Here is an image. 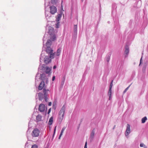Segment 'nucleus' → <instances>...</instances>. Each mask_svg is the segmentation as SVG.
Returning a JSON list of instances; mask_svg holds the SVG:
<instances>
[{
	"instance_id": "15",
	"label": "nucleus",
	"mask_w": 148,
	"mask_h": 148,
	"mask_svg": "<svg viewBox=\"0 0 148 148\" xmlns=\"http://www.w3.org/2000/svg\"><path fill=\"white\" fill-rule=\"evenodd\" d=\"M111 94H112V89H109L108 92V95L109 96V99L110 100L111 99Z\"/></svg>"
},
{
	"instance_id": "4",
	"label": "nucleus",
	"mask_w": 148,
	"mask_h": 148,
	"mask_svg": "<svg viewBox=\"0 0 148 148\" xmlns=\"http://www.w3.org/2000/svg\"><path fill=\"white\" fill-rule=\"evenodd\" d=\"M52 68V67H50L47 66L45 67V65L44 64H43L42 65H40L38 69L39 70H44L46 74H48V76H50L51 73V71Z\"/></svg>"
},
{
	"instance_id": "48",
	"label": "nucleus",
	"mask_w": 148,
	"mask_h": 148,
	"mask_svg": "<svg viewBox=\"0 0 148 148\" xmlns=\"http://www.w3.org/2000/svg\"><path fill=\"white\" fill-rule=\"evenodd\" d=\"M50 112H48L47 114H49Z\"/></svg>"
},
{
	"instance_id": "27",
	"label": "nucleus",
	"mask_w": 148,
	"mask_h": 148,
	"mask_svg": "<svg viewBox=\"0 0 148 148\" xmlns=\"http://www.w3.org/2000/svg\"><path fill=\"white\" fill-rule=\"evenodd\" d=\"M131 85H130L128 87H127L125 90H124L123 91V94H124L125 93V92H127V91L129 89V87H130V86Z\"/></svg>"
},
{
	"instance_id": "40",
	"label": "nucleus",
	"mask_w": 148,
	"mask_h": 148,
	"mask_svg": "<svg viewBox=\"0 0 148 148\" xmlns=\"http://www.w3.org/2000/svg\"><path fill=\"white\" fill-rule=\"evenodd\" d=\"M142 57L140 59V64H141V60H142Z\"/></svg>"
},
{
	"instance_id": "22",
	"label": "nucleus",
	"mask_w": 148,
	"mask_h": 148,
	"mask_svg": "<svg viewBox=\"0 0 148 148\" xmlns=\"http://www.w3.org/2000/svg\"><path fill=\"white\" fill-rule=\"evenodd\" d=\"M58 0H51V2L53 4H56Z\"/></svg>"
},
{
	"instance_id": "41",
	"label": "nucleus",
	"mask_w": 148,
	"mask_h": 148,
	"mask_svg": "<svg viewBox=\"0 0 148 148\" xmlns=\"http://www.w3.org/2000/svg\"><path fill=\"white\" fill-rule=\"evenodd\" d=\"M37 131H38V136H39L38 132H39V131L38 129Z\"/></svg>"
},
{
	"instance_id": "35",
	"label": "nucleus",
	"mask_w": 148,
	"mask_h": 148,
	"mask_svg": "<svg viewBox=\"0 0 148 148\" xmlns=\"http://www.w3.org/2000/svg\"><path fill=\"white\" fill-rule=\"evenodd\" d=\"M66 128V127H64L62 129V130H63V131H64V130H65Z\"/></svg>"
},
{
	"instance_id": "1",
	"label": "nucleus",
	"mask_w": 148,
	"mask_h": 148,
	"mask_svg": "<svg viewBox=\"0 0 148 148\" xmlns=\"http://www.w3.org/2000/svg\"><path fill=\"white\" fill-rule=\"evenodd\" d=\"M40 78L42 81L38 87V89L39 90H41L43 89V92L45 95L46 91L49 90L48 89L46 90V87H45V83L46 84H47L48 83V78L44 74H41Z\"/></svg>"
},
{
	"instance_id": "13",
	"label": "nucleus",
	"mask_w": 148,
	"mask_h": 148,
	"mask_svg": "<svg viewBox=\"0 0 148 148\" xmlns=\"http://www.w3.org/2000/svg\"><path fill=\"white\" fill-rule=\"evenodd\" d=\"M32 135L33 137H36L37 136V130L35 129L33 131Z\"/></svg>"
},
{
	"instance_id": "52",
	"label": "nucleus",
	"mask_w": 148,
	"mask_h": 148,
	"mask_svg": "<svg viewBox=\"0 0 148 148\" xmlns=\"http://www.w3.org/2000/svg\"><path fill=\"white\" fill-rule=\"evenodd\" d=\"M42 64V63H40V64ZM40 65H42H42H41V64H40Z\"/></svg>"
},
{
	"instance_id": "18",
	"label": "nucleus",
	"mask_w": 148,
	"mask_h": 148,
	"mask_svg": "<svg viewBox=\"0 0 148 148\" xmlns=\"http://www.w3.org/2000/svg\"><path fill=\"white\" fill-rule=\"evenodd\" d=\"M45 15L46 16V17H47L49 16V17H50L51 16V14H49V12L48 11H46V10H45Z\"/></svg>"
},
{
	"instance_id": "16",
	"label": "nucleus",
	"mask_w": 148,
	"mask_h": 148,
	"mask_svg": "<svg viewBox=\"0 0 148 148\" xmlns=\"http://www.w3.org/2000/svg\"><path fill=\"white\" fill-rule=\"evenodd\" d=\"M77 25H74V34H76L77 33Z\"/></svg>"
},
{
	"instance_id": "28",
	"label": "nucleus",
	"mask_w": 148,
	"mask_h": 148,
	"mask_svg": "<svg viewBox=\"0 0 148 148\" xmlns=\"http://www.w3.org/2000/svg\"><path fill=\"white\" fill-rule=\"evenodd\" d=\"M65 109V106L64 105L63 107L61 108L60 111H64Z\"/></svg>"
},
{
	"instance_id": "19",
	"label": "nucleus",
	"mask_w": 148,
	"mask_h": 148,
	"mask_svg": "<svg viewBox=\"0 0 148 148\" xmlns=\"http://www.w3.org/2000/svg\"><path fill=\"white\" fill-rule=\"evenodd\" d=\"M147 119V118L146 116H145L141 120L142 123H144Z\"/></svg>"
},
{
	"instance_id": "33",
	"label": "nucleus",
	"mask_w": 148,
	"mask_h": 148,
	"mask_svg": "<svg viewBox=\"0 0 148 148\" xmlns=\"http://www.w3.org/2000/svg\"><path fill=\"white\" fill-rule=\"evenodd\" d=\"M87 142H86L85 143L84 148H87Z\"/></svg>"
},
{
	"instance_id": "6",
	"label": "nucleus",
	"mask_w": 148,
	"mask_h": 148,
	"mask_svg": "<svg viewBox=\"0 0 148 148\" xmlns=\"http://www.w3.org/2000/svg\"><path fill=\"white\" fill-rule=\"evenodd\" d=\"M130 126L129 124H127L126 127V130L125 132V134L126 136H128L129 134L130 133Z\"/></svg>"
},
{
	"instance_id": "3",
	"label": "nucleus",
	"mask_w": 148,
	"mask_h": 148,
	"mask_svg": "<svg viewBox=\"0 0 148 148\" xmlns=\"http://www.w3.org/2000/svg\"><path fill=\"white\" fill-rule=\"evenodd\" d=\"M52 59L50 58V56H45L43 53H42L40 56V61L41 63L44 62L45 64H47L51 62Z\"/></svg>"
},
{
	"instance_id": "51",
	"label": "nucleus",
	"mask_w": 148,
	"mask_h": 148,
	"mask_svg": "<svg viewBox=\"0 0 148 148\" xmlns=\"http://www.w3.org/2000/svg\"><path fill=\"white\" fill-rule=\"evenodd\" d=\"M44 71V70H42V71H41V72H42V71L43 72L44 71Z\"/></svg>"
},
{
	"instance_id": "9",
	"label": "nucleus",
	"mask_w": 148,
	"mask_h": 148,
	"mask_svg": "<svg viewBox=\"0 0 148 148\" xmlns=\"http://www.w3.org/2000/svg\"><path fill=\"white\" fill-rule=\"evenodd\" d=\"M125 49L124 53L126 55L125 57H126L127 56V55L128 54L129 51V47L127 45H126L125 46Z\"/></svg>"
},
{
	"instance_id": "14",
	"label": "nucleus",
	"mask_w": 148,
	"mask_h": 148,
	"mask_svg": "<svg viewBox=\"0 0 148 148\" xmlns=\"http://www.w3.org/2000/svg\"><path fill=\"white\" fill-rule=\"evenodd\" d=\"M48 29V32L50 35H51L52 34L53 29L52 27L49 26V27Z\"/></svg>"
},
{
	"instance_id": "24",
	"label": "nucleus",
	"mask_w": 148,
	"mask_h": 148,
	"mask_svg": "<svg viewBox=\"0 0 148 148\" xmlns=\"http://www.w3.org/2000/svg\"><path fill=\"white\" fill-rule=\"evenodd\" d=\"M56 106V102H53V108L54 110H55Z\"/></svg>"
},
{
	"instance_id": "21",
	"label": "nucleus",
	"mask_w": 148,
	"mask_h": 148,
	"mask_svg": "<svg viewBox=\"0 0 148 148\" xmlns=\"http://www.w3.org/2000/svg\"><path fill=\"white\" fill-rule=\"evenodd\" d=\"M64 114V112H60L59 115L60 116L61 115L62 117V119L63 118Z\"/></svg>"
},
{
	"instance_id": "11",
	"label": "nucleus",
	"mask_w": 148,
	"mask_h": 148,
	"mask_svg": "<svg viewBox=\"0 0 148 148\" xmlns=\"http://www.w3.org/2000/svg\"><path fill=\"white\" fill-rule=\"evenodd\" d=\"M111 56V53H108L106 56V60L108 62H109L110 61Z\"/></svg>"
},
{
	"instance_id": "34",
	"label": "nucleus",
	"mask_w": 148,
	"mask_h": 148,
	"mask_svg": "<svg viewBox=\"0 0 148 148\" xmlns=\"http://www.w3.org/2000/svg\"><path fill=\"white\" fill-rule=\"evenodd\" d=\"M65 81V77H64V80L63 81H62V84H63L64 83Z\"/></svg>"
},
{
	"instance_id": "2",
	"label": "nucleus",
	"mask_w": 148,
	"mask_h": 148,
	"mask_svg": "<svg viewBox=\"0 0 148 148\" xmlns=\"http://www.w3.org/2000/svg\"><path fill=\"white\" fill-rule=\"evenodd\" d=\"M51 41L50 40H47L46 44L45 51L48 56H50L51 58H53L55 54L54 53L53 50L51 47Z\"/></svg>"
},
{
	"instance_id": "32",
	"label": "nucleus",
	"mask_w": 148,
	"mask_h": 148,
	"mask_svg": "<svg viewBox=\"0 0 148 148\" xmlns=\"http://www.w3.org/2000/svg\"><path fill=\"white\" fill-rule=\"evenodd\" d=\"M56 126L55 128H54V133H53V136H54L55 134V132H56Z\"/></svg>"
},
{
	"instance_id": "50",
	"label": "nucleus",
	"mask_w": 148,
	"mask_h": 148,
	"mask_svg": "<svg viewBox=\"0 0 148 148\" xmlns=\"http://www.w3.org/2000/svg\"><path fill=\"white\" fill-rule=\"evenodd\" d=\"M82 0V2H83L84 1V0Z\"/></svg>"
},
{
	"instance_id": "38",
	"label": "nucleus",
	"mask_w": 148,
	"mask_h": 148,
	"mask_svg": "<svg viewBox=\"0 0 148 148\" xmlns=\"http://www.w3.org/2000/svg\"><path fill=\"white\" fill-rule=\"evenodd\" d=\"M44 95H45V101H47V98L45 96V95H46V94L45 95L44 94Z\"/></svg>"
},
{
	"instance_id": "49",
	"label": "nucleus",
	"mask_w": 148,
	"mask_h": 148,
	"mask_svg": "<svg viewBox=\"0 0 148 148\" xmlns=\"http://www.w3.org/2000/svg\"><path fill=\"white\" fill-rule=\"evenodd\" d=\"M139 2H140V3L141 1H138V3H139Z\"/></svg>"
},
{
	"instance_id": "8",
	"label": "nucleus",
	"mask_w": 148,
	"mask_h": 148,
	"mask_svg": "<svg viewBox=\"0 0 148 148\" xmlns=\"http://www.w3.org/2000/svg\"><path fill=\"white\" fill-rule=\"evenodd\" d=\"M95 129H94L92 131L90 137V142H92L95 136Z\"/></svg>"
},
{
	"instance_id": "25",
	"label": "nucleus",
	"mask_w": 148,
	"mask_h": 148,
	"mask_svg": "<svg viewBox=\"0 0 148 148\" xmlns=\"http://www.w3.org/2000/svg\"><path fill=\"white\" fill-rule=\"evenodd\" d=\"M140 146L141 147H143L144 148H147V147L143 143H141L140 144Z\"/></svg>"
},
{
	"instance_id": "17",
	"label": "nucleus",
	"mask_w": 148,
	"mask_h": 148,
	"mask_svg": "<svg viewBox=\"0 0 148 148\" xmlns=\"http://www.w3.org/2000/svg\"><path fill=\"white\" fill-rule=\"evenodd\" d=\"M53 122V118L52 117H51L49 119V125H52Z\"/></svg>"
},
{
	"instance_id": "46",
	"label": "nucleus",
	"mask_w": 148,
	"mask_h": 148,
	"mask_svg": "<svg viewBox=\"0 0 148 148\" xmlns=\"http://www.w3.org/2000/svg\"><path fill=\"white\" fill-rule=\"evenodd\" d=\"M56 27L57 28H58V25H56Z\"/></svg>"
},
{
	"instance_id": "30",
	"label": "nucleus",
	"mask_w": 148,
	"mask_h": 148,
	"mask_svg": "<svg viewBox=\"0 0 148 148\" xmlns=\"http://www.w3.org/2000/svg\"><path fill=\"white\" fill-rule=\"evenodd\" d=\"M32 148H37V146L36 145H32Z\"/></svg>"
},
{
	"instance_id": "12",
	"label": "nucleus",
	"mask_w": 148,
	"mask_h": 148,
	"mask_svg": "<svg viewBox=\"0 0 148 148\" xmlns=\"http://www.w3.org/2000/svg\"><path fill=\"white\" fill-rule=\"evenodd\" d=\"M112 14L114 11L115 12L116 9L117 8L116 4L115 3H113L112 4Z\"/></svg>"
},
{
	"instance_id": "47",
	"label": "nucleus",
	"mask_w": 148,
	"mask_h": 148,
	"mask_svg": "<svg viewBox=\"0 0 148 148\" xmlns=\"http://www.w3.org/2000/svg\"><path fill=\"white\" fill-rule=\"evenodd\" d=\"M51 108H50L49 109V110H48V111H51Z\"/></svg>"
},
{
	"instance_id": "7",
	"label": "nucleus",
	"mask_w": 148,
	"mask_h": 148,
	"mask_svg": "<svg viewBox=\"0 0 148 148\" xmlns=\"http://www.w3.org/2000/svg\"><path fill=\"white\" fill-rule=\"evenodd\" d=\"M46 107L45 105L43 104H41L39 106L38 108L39 111H45ZM45 111H47V109L46 108Z\"/></svg>"
},
{
	"instance_id": "26",
	"label": "nucleus",
	"mask_w": 148,
	"mask_h": 148,
	"mask_svg": "<svg viewBox=\"0 0 148 148\" xmlns=\"http://www.w3.org/2000/svg\"><path fill=\"white\" fill-rule=\"evenodd\" d=\"M113 80H112L110 82L109 89H112V88L113 86Z\"/></svg>"
},
{
	"instance_id": "42",
	"label": "nucleus",
	"mask_w": 148,
	"mask_h": 148,
	"mask_svg": "<svg viewBox=\"0 0 148 148\" xmlns=\"http://www.w3.org/2000/svg\"><path fill=\"white\" fill-rule=\"evenodd\" d=\"M45 8L46 9V3H45Z\"/></svg>"
},
{
	"instance_id": "10",
	"label": "nucleus",
	"mask_w": 148,
	"mask_h": 148,
	"mask_svg": "<svg viewBox=\"0 0 148 148\" xmlns=\"http://www.w3.org/2000/svg\"><path fill=\"white\" fill-rule=\"evenodd\" d=\"M61 48H60L57 49L56 52H55L54 53L55 54L54 57L56 56H60L61 51Z\"/></svg>"
},
{
	"instance_id": "43",
	"label": "nucleus",
	"mask_w": 148,
	"mask_h": 148,
	"mask_svg": "<svg viewBox=\"0 0 148 148\" xmlns=\"http://www.w3.org/2000/svg\"><path fill=\"white\" fill-rule=\"evenodd\" d=\"M64 131H63V130H61V133H63V132H64Z\"/></svg>"
},
{
	"instance_id": "36",
	"label": "nucleus",
	"mask_w": 148,
	"mask_h": 148,
	"mask_svg": "<svg viewBox=\"0 0 148 148\" xmlns=\"http://www.w3.org/2000/svg\"><path fill=\"white\" fill-rule=\"evenodd\" d=\"M55 76H53L52 78V80L53 81H54L55 79Z\"/></svg>"
},
{
	"instance_id": "45",
	"label": "nucleus",
	"mask_w": 148,
	"mask_h": 148,
	"mask_svg": "<svg viewBox=\"0 0 148 148\" xmlns=\"http://www.w3.org/2000/svg\"><path fill=\"white\" fill-rule=\"evenodd\" d=\"M115 125L114 126V127H113V129H114V128H115Z\"/></svg>"
},
{
	"instance_id": "44",
	"label": "nucleus",
	"mask_w": 148,
	"mask_h": 148,
	"mask_svg": "<svg viewBox=\"0 0 148 148\" xmlns=\"http://www.w3.org/2000/svg\"><path fill=\"white\" fill-rule=\"evenodd\" d=\"M64 131H63V130H61V133H63V132H64Z\"/></svg>"
},
{
	"instance_id": "20",
	"label": "nucleus",
	"mask_w": 148,
	"mask_h": 148,
	"mask_svg": "<svg viewBox=\"0 0 148 148\" xmlns=\"http://www.w3.org/2000/svg\"><path fill=\"white\" fill-rule=\"evenodd\" d=\"M56 38V36L55 35H54L51 37L50 39L51 40H52V41H53L55 40Z\"/></svg>"
},
{
	"instance_id": "23",
	"label": "nucleus",
	"mask_w": 148,
	"mask_h": 148,
	"mask_svg": "<svg viewBox=\"0 0 148 148\" xmlns=\"http://www.w3.org/2000/svg\"><path fill=\"white\" fill-rule=\"evenodd\" d=\"M42 116L40 115H38V122L41 120Z\"/></svg>"
},
{
	"instance_id": "39",
	"label": "nucleus",
	"mask_w": 148,
	"mask_h": 148,
	"mask_svg": "<svg viewBox=\"0 0 148 148\" xmlns=\"http://www.w3.org/2000/svg\"><path fill=\"white\" fill-rule=\"evenodd\" d=\"M56 65H54L53 66V69H56Z\"/></svg>"
},
{
	"instance_id": "5",
	"label": "nucleus",
	"mask_w": 148,
	"mask_h": 148,
	"mask_svg": "<svg viewBox=\"0 0 148 148\" xmlns=\"http://www.w3.org/2000/svg\"><path fill=\"white\" fill-rule=\"evenodd\" d=\"M50 8V12L52 14H54L57 12V8L54 6L53 5L49 7Z\"/></svg>"
},
{
	"instance_id": "29",
	"label": "nucleus",
	"mask_w": 148,
	"mask_h": 148,
	"mask_svg": "<svg viewBox=\"0 0 148 148\" xmlns=\"http://www.w3.org/2000/svg\"><path fill=\"white\" fill-rule=\"evenodd\" d=\"M58 18H57V19H59L62 16V14H58Z\"/></svg>"
},
{
	"instance_id": "37",
	"label": "nucleus",
	"mask_w": 148,
	"mask_h": 148,
	"mask_svg": "<svg viewBox=\"0 0 148 148\" xmlns=\"http://www.w3.org/2000/svg\"><path fill=\"white\" fill-rule=\"evenodd\" d=\"M51 102H49L48 103V105L49 106H51Z\"/></svg>"
},
{
	"instance_id": "31",
	"label": "nucleus",
	"mask_w": 148,
	"mask_h": 148,
	"mask_svg": "<svg viewBox=\"0 0 148 148\" xmlns=\"http://www.w3.org/2000/svg\"><path fill=\"white\" fill-rule=\"evenodd\" d=\"M62 134H63V133H60V135L59 136V138H58L59 139H60L61 137Z\"/></svg>"
}]
</instances>
